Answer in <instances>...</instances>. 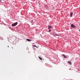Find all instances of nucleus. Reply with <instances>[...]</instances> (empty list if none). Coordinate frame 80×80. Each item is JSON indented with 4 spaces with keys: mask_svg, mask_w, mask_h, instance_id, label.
<instances>
[{
    "mask_svg": "<svg viewBox=\"0 0 80 80\" xmlns=\"http://www.w3.org/2000/svg\"><path fill=\"white\" fill-rule=\"evenodd\" d=\"M18 24V22H16L15 23H13L12 24V27H15V26H16Z\"/></svg>",
    "mask_w": 80,
    "mask_h": 80,
    "instance_id": "nucleus-1",
    "label": "nucleus"
},
{
    "mask_svg": "<svg viewBox=\"0 0 80 80\" xmlns=\"http://www.w3.org/2000/svg\"><path fill=\"white\" fill-rule=\"evenodd\" d=\"M71 27L72 28L75 29V28H76V26H75V25H73V24H71Z\"/></svg>",
    "mask_w": 80,
    "mask_h": 80,
    "instance_id": "nucleus-2",
    "label": "nucleus"
},
{
    "mask_svg": "<svg viewBox=\"0 0 80 80\" xmlns=\"http://www.w3.org/2000/svg\"><path fill=\"white\" fill-rule=\"evenodd\" d=\"M52 35H53V36H58V37H59L58 35L57 34V33L55 32Z\"/></svg>",
    "mask_w": 80,
    "mask_h": 80,
    "instance_id": "nucleus-3",
    "label": "nucleus"
},
{
    "mask_svg": "<svg viewBox=\"0 0 80 80\" xmlns=\"http://www.w3.org/2000/svg\"><path fill=\"white\" fill-rule=\"evenodd\" d=\"M52 28V27L51 25H48V29H49V30L50 29V28Z\"/></svg>",
    "mask_w": 80,
    "mask_h": 80,
    "instance_id": "nucleus-4",
    "label": "nucleus"
},
{
    "mask_svg": "<svg viewBox=\"0 0 80 80\" xmlns=\"http://www.w3.org/2000/svg\"><path fill=\"white\" fill-rule=\"evenodd\" d=\"M73 12H71V13H70V17H72L73 15Z\"/></svg>",
    "mask_w": 80,
    "mask_h": 80,
    "instance_id": "nucleus-5",
    "label": "nucleus"
},
{
    "mask_svg": "<svg viewBox=\"0 0 80 80\" xmlns=\"http://www.w3.org/2000/svg\"><path fill=\"white\" fill-rule=\"evenodd\" d=\"M62 55L65 58H67V57L65 56V54H62Z\"/></svg>",
    "mask_w": 80,
    "mask_h": 80,
    "instance_id": "nucleus-6",
    "label": "nucleus"
},
{
    "mask_svg": "<svg viewBox=\"0 0 80 80\" xmlns=\"http://www.w3.org/2000/svg\"><path fill=\"white\" fill-rule=\"evenodd\" d=\"M68 63L69 64H70V65H72V62L71 61H68Z\"/></svg>",
    "mask_w": 80,
    "mask_h": 80,
    "instance_id": "nucleus-7",
    "label": "nucleus"
},
{
    "mask_svg": "<svg viewBox=\"0 0 80 80\" xmlns=\"http://www.w3.org/2000/svg\"><path fill=\"white\" fill-rule=\"evenodd\" d=\"M27 41H28V42H30V41H31L32 40L29 39H27Z\"/></svg>",
    "mask_w": 80,
    "mask_h": 80,
    "instance_id": "nucleus-8",
    "label": "nucleus"
},
{
    "mask_svg": "<svg viewBox=\"0 0 80 80\" xmlns=\"http://www.w3.org/2000/svg\"><path fill=\"white\" fill-rule=\"evenodd\" d=\"M33 47H36L37 48H38V47H37V46L35 45H33Z\"/></svg>",
    "mask_w": 80,
    "mask_h": 80,
    "instance_id": "nucleus-9",
    "label": "nucleus"
},
{
    "mask_svg": "<svg viewBox=\"0 0 80 80\" xmlns=\"http://www.w3.org/2000/svg\"><path fill=\"white\" fill-rule=\"evenodd\" d=\"M39 58L41 60H42V59L40 57H39Z\"/></svg>",
    "mask_w": 80,
    "mask_h": 80,
    "instance_id": "nucleus-10",
    "label": "nucleus"
},
{
    "mask_svg": "<svg viewBox=\"0 0 80 80\" xmlns=\"http://www.w3.org/2000/svg\"><path fill=\"white\" fill-rule=\"evenodd\" d=\"M52 31V30H51V29H49V30L48 32H50Z\"/></svg>",
    "mask_w": 80,
    "mask_h": 80,
    "instance_id": "nucleus-11",
    "label": "nucleus"
},
{
    "mask_svg": "<svg viewBox=\"0 0 80 80\" xmlns=\"http://www.w3.org/2000/svg\"><path fill=\"white\" fill-rule=\"evenodd\" d=\"M52 10H54V9H55V7H53L52 8Z\"/></svg>",
    "mask_w": 80,
    "mask_h": 80,
    "instance_id": "nucleus-12",
    "label": "nucleus"
},
{
    "mask_svg": "<svg viewBox=\"0 0 80 80\" xmlns=\"http://www.w3.org/2000/svg\"><path fill=\"white\" fill-rule=\"evenodd\" d=\"M31 22H31V23H33V20H31Z\"/></svg>",
    "mask_w": 80,
    "mask_h": 80,
    "instance_id": "nucleus-13",
    "label": "nucleus"
},
{
    "mask_svg": "<svg viewBox=\"0 0 80 80\" xmlns=\"http://www.w3.org/2000/svg\"><path fill=\"white\" fill-rule=\"evenodd\" d=\"M79 32H80V29L79 30Z\"/></svg>",
    "mask_w": 80,
    "mask_h": 80,
    "instance_id": "nucleus-14",
    "label": "nucleus"
},
{
    "mask_svg": "<svg viewBox=\"0 0 80 80\" xmlns=\"http://www.w3.org/2000/svg\"><path fill=\"white\" fill-rule=\"evenodd\" d=\"M8 47H9V46H8Z\"/></svg>",
    "mask_w": 80,
    "mask_h": 80,
    "instance_id": "nucleus-15",
    "label": "nucleus"
},
{
    "mask_svg": "<svg viewBox=\"0 0 80 80\" xmlns=\"http://www.w3.org/2000/svg\"><path fill=\"white\" fill-rule=\"evenodd\" d=\"M0 0V1H2V0Z\"/></svg>",
    "mask_w": 80,
    "mask_h": 80,
    "instance_id": "nucleus-16",
    "label": "nucleus"
},
{
    "mask_svg": "<svg viewBox=\"0 0 80 80\" xmlns=\"http://www.w3.org/2000/svg\"><path fill=\"white\" fill-rule=\"evenodd\" d=\"M1 38H2V37H1Z\"/></svg>",
    "mask_w": 80,
    "mask_h": 80,
    "instance_id": "nucleus-17",
    "label": "nucleus"
}]
</instances>
